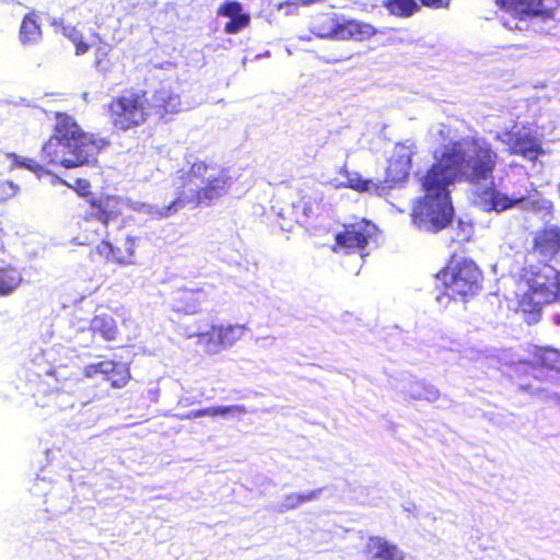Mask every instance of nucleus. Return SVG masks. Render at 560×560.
<instances>
[{"instance_id": "27", "label": "nucleus", "mask_w": 560, "mask_h": 560, "mask_svg": "<svg viewBox=\"0 0 560 560\" xmlns=\"http://www.w3.org/2000/svg\"><path fill=\"white\" fill-rule=\"evenodd\" d=\"M91 330L94 334H98L107 341L115 340L118 335L115 319L107 314L94 316L91 320Z\"/></svg>"}, {"instance_id": "3", "label": "nucleus", "mask_w": 560, "mask_h": 560, "mask_svg": "<svg viewBox=\"0 0 560 560\" xmlns=\"http://www.w3.org/2000/svg\"><path fill=\"white\" fill-rule=\"evenodd\" d=\"M515 312L527 324L539 320L545 305L560 301V272L549 265H528L521 268L514 291Z\"/></svg>"}, {"instance_id": "2", "label": "nucleus", "mask_w": 560, "mask_h": 560, "mask_svg": "<svg viewBox=\"0 0 560 560\" xmlns=\"http://www.w3.org/2000/svg\"><path fill=\"white\" fill-rule=\"evenodd\" d=\"M55 118L52 135L40 150L42 162L23 158L16 165L39 175L45 172V166L77 168L95 164L105 140L84 131L71 115L58 112Z\"/></svg>"}, {"instance_id": "26", "label": "nucleus", "mask_w": 560, "mask_h": 560, "mask_svg": "<svg viewBox=\"0 0 560 560\" xmlns=\"http://www.w3.org/2000/svg\"><path fill=\"white\" fill-rule=\"evenodd\" d=\"M382 5L389 15L398 19H409L420 12L417 0H384Z\"/></svg>"}, {"instance_id": "31", "label": "nucleus", "mask_w": 560, "mask_h": 560, "mask_svg": "<svg viewBox=\"0 0 560 560\" xmlns=\"http://www.w3.org/2000/svg\"><path fill=\"white\" fill-rule=\"evenodd\" d=\"M318 492H319V490L312 491V492H308V493H292V494H289V495L285 497L284 508H285V510L294 509V508L299 506L300 504H302L303 502L311 501L314 498H316Z\"/></svg>"}, {"instance_id": "21", "label": "nucleus", "mask_w": 560, "mask_h": 560, "mask_svg": "<svg viewBox=\"0 0 560 560\" xmlns=\"http://www.w3.org/2000/svg\"><path fill=\"white\" fill-rule=\"evenodd\" d=\"M509 153L536 161L544 153L541 142L534 136L515 133L509 141Z\"/></svg>"}, {"instance_id": "24", "label": "nucleus", "mask_w": 560, "mask_h": 560, "mask_svg": "<svg viewBox=\"0 0 560 560\" xmlns=\"http://www.w3.org/2000/svg\"><path fill=\"white\" fill-rule=\"evenodd\" d=\"M22 270L12 264L0 265V298L13 294L22 284Z\"/></svg>"}, {"instance_id": "17", "label": "nucleus", "mask_w": 560, "mask_h": 560, "mask_svg": "<svg viewBox=\"0 0 560 560\" xmlns=\"http://www.w3.org/2000/svg\"><path fill=\"white\" fill-rule=\"evenodd\" d=\"M546 0H495L501 10L523 20L527 16L552 15V9L545 5Z\"/></svg>"}, {"instance_id": "4", "label": "nucleus", "mask_w": 560, "mask_h": 560, "mask_svg": "<svg viewBox=\"0 0 560 560\" xmlns=\"http://www.w3.org/2000/svg\"><path fill=\"white\" fill-rule=\"evenodd\" d=\"M180 179L182 189L167 207V212H175L187 205L210 206L223 197L232 185V177L226 168L203 160L191 163Z\"/></svg>"}, {"instance_id": "12", "label": "nucleus", "mask_w": 560, "mask_h": 560, "mask_svg": "<svg viewBox=\"0 0 560 560\" xmlns=\"http://www.w3.org/2000/svg\"><path fill=\"white\" fill-rule=\"evenodd\" d=\"M248 328L245 324L212 325L210 330L198 332L199 342L208 348L209 352L234 346L241 340Z\"/></svg>"}, {"instance_id": "32", "label": "nucleus", "mask_w": 560, "mask_h": 560, "mask_svg": "<svg viewBox=\"0 0 560 560\" xmlns=\"http://www.w3.org/2000/svg\"><path fill=\"white\" fill-rule=\"evenodd\" d=\"M18 190L19 187L13 182L0 179V203L14 197Z\"/></svg>"}, {"instance_id": "28", "label": "nucleus", "mask_w": 560, "mask_h": 560, "mask_svg": "<svg viewBox=\"0 0 560 560\" xmlns=\"http://www.w3.org/2000/svg\"><path fill=\"white\" fill-rule=\"evenodd\" d=\"M247 410L242 405H231V406H218V407H207L197 410L189 411L184 419L191 420L200 417H218L225 416L229 413H246Z\"/></svg>"}, {"instance_id": "23", "label": "nucleus", "mask_w": 560, "mask_h": 560, "mask_svg": "<svg viewBox=\"0 0 560 560\" xmlns=\"http://www.w3.org/2000/svg\"><path fill=\"white\" fill-rule=\"evenodd\" d=\"M102 376L113 388H124L131 380V372L127 363L107 359L104 360Z\"/></svg>"}, {"instance_id": "1", "label": "nucleus", "mask_w": 560, "mask_h": 560, "mask_svg": "<svg viewBox=\"0 0 560 560\" xmlns=\"http://www.w3.org/2000/svg\"><path fill=\"white\" fill-rule=\"evenodd\" d=\"M498 162L491 143L478 137L466 136L444 144L420 180L424 195L413 209V219L424 215L434 232L444 229L453 215L450 186L492 179Z\"/></svg>"}, {"instance_id": "16", "label": "nucleus", "mask_w": 560, "mask_h": 560, "mask_svg": "<svg viewBox=\"0 0 560 560\" xmlns=\"http://www.w3.org/2000/svg\"><path fill=\"white\" fill-rule=\"evenodd\" d=\"M98 252L107 261L130 265L135 259V241L129 235L113 241H102Z\"/></svg>"}, {"instance_id": "29", "label": "nucleus", "mask_w": 560, "mask_h": 560, "mask_svg": "<svg viewBox=\"0 0 560 560\" xmlns=\"http://www.w3.org/2000/svg\"><path fill=\"white\" fill-rule=\"evenodd\" d=\"M343 174L346 176V182L342 183V185L347 188L354 189L357 191L363 192L368 191L371 186L372 182L369 179H363L359 174L357 173H350L348 171H343Z\"/></svg>"}, {"instance_id": "22", "label": "nucleus", "mask_w": 560, "mask_h": 560, "mask_svg": "<svg viewBox=\"0 0 560 560\" xmlns=\"http://www.w3.org/2000/svg\"><path fill=\"white\" fill-rule=\"evenodd\" d=\"M218 14L231 18L224 25L226 34H236L249 24V15L242 13V4L237 1L224 2L219 7Z\"/></svg>"}, {"instance_id": "18", "label": "nucleus", "mask_w": 560, "mask_h": 560, "mask_svg": "<svg viewBox=\"0 0 560 560\" xmlns=\"http://www.w3.org/2000/svg\"><path fill=\"white\" fill-rule=\"evenodd\" d=\"M533 250L547 260L560 253V226L548 225L539 229L533 237Z\"/></svg>"}, {"instance_id": "25", "label": "nucleus", "mask_w": 560, "mask_h": 560, "mask_svg": "<svg viewBox=\"0 0 560 560\" xmlns=\"http://www.w3.org/2000/svg\"><path fill=\"white\" fill-rule=\"evenodd\" d=\"M19 38L23 45L36 44L42 38V27L35 10L26 13L21 22Z\"/></svg>"}, {"instance_id": "11", "label": "nucleus", "mask_w": 560, "mask_h": 560, "mask_svg": "<svg viewBox=\"0 0 560 560\" xmlns=\"http://www.w3.org/2000/svg\"><path fill=\"white\" fill-rule=\"evenodd\" d=\"M560 372V351L550 347L535 346L530 350L527 360L520 362V369L516 374H532L535 378L541 380L544 376L538 373Z\"/></svg>"}, {"instance_id": "10", "label": "nucleus", "mask_w": 560, "mask_h": 560, "mask_svg": "<svg viewBox=\"0 0 560 560\" xmlns=\"http://www.w3.org/2000/svg\"><path fill=\"white\" fill-rule=\"evenodd\" d=\"M413 155L412 145L402 142L394 145L385 168L383 179L385 188L392 189L401 186L409 178Z\"/></svg>"}, {"instance_id": "13", "label": "nucleus", "mask_w": 560, "mask_h": 560, "mask_svg": "<svg viewBox=\"0 0 560 560\" xmlns=\"http://www.w3.org/2000/svg\"><path fill=\"white\" fill-rule=\"evenodd\" d=\"M182 109L180 96L171 89L161 88L153 92L149 101L150 115L159 121L167 122Z\"/></svg>"}, {"instance_id": "20", "label": "nucleus", "mask_w": 560, "mask_h": 560, "mask_svg": "<svg viewBox=\"0 0 560 560\" xmlns=\"http://www.w3.org/2000/svg\"><path fill=\"white\" fill-rule=\"evenodd\" d=\"M365 553L370 560H405V555L397 545L380 536L369 537Z\"/></svg>"}, {"instance_id": "9", "label": "nucleus", "mask_w": 560, "mask_h": 560, "mask_svg": "<svg viewBox=\"0 0 560 560\" xmlns=\"http://www.w3.org/2000/svg\"><path fill=\"white\" fill-rule=\"evenodd\" d=\"M83 195L88 196L86 202L89 208L82 214V221L90 222L95 220L107 228L110 222L122 217L125 203L120 197L114 195L96 196L91 192Z\"/></svg>"}, {"instance_id": "5", "label": "nucleus", "mask_w": 560, "mask_h": 560, "mask_svg": "<svg viewBox=\"0 0 560 560\" xmlns=\"http://www.w3.org/2000/svg\"><path fill=\"white\" fill-rule=\"evenodd\" d=\"M443 293L452 300H465L476 295L482 288L483 276L471 258L453 253L447 262L436 273Z\"/></svg>"}, {"instance_id": "6", "label": "nucleus", "mask_w": 560, "mask_h": 560, "mask_svg": "<svg viewBox=\"0 0 560 560\" xmlns=\"http://www.w3.org/2000/svg\"><path fill=\"white\" fill-rule=\"evenodd\" d=\"M112 127L120 132L143 126L149 117V100L144 90L128 89L114 96L107 104Z\"/></svg>"}, {"instance_id": "33", "label": "nucleus", "mask_w": 560, "mask_h": 560, "mask_svg": "<svg viewBox=\"0 0 560 560\" xmlns=\"http://www.w3.org/2000/svg\"><path fill=\"white\" fill-rule=\"evenodd\" d=\"M452 0H419L420 8L425 7L433 10L448 9Z\"/></svg>"}, {"instance_id": "34", "label": "nucleus", "mask_w": 560, "mask_h": 560, "mask_svg": "<svg viewBox=\"0 0 560 560\" xmlns=\"http://www.w3.org/2000/svg\"><path fill=\"white\" fill-rule=\"evenodd\" d=\"M103 369H104V360L96 362V363L86 364L83 368L82 373L85 377L91 378V377L96 376L97 374H102Z\"/></svg>"}, {"instance_id": "7", "label": "nucleus", "mask_w": 560, "mask_h": 560, "mask_svg": "<svg viewBox=\"0 0 560 560\" xmlns=\"http://www.w3.org/2000/svg\"><path fill=\"white\" fill-rule=\"evenodd\" d=\"M310 31L319 38L354 42H363L377 34L372 24L355 19L347 20L335 12L313 15Z\"/></svg>"}, {"instance_id": "8", "label": "nucleus", "mask_w": 560, "mask_h": 560, "mask_svg": "<svg viewBox=\"0 0 560 560\" xmlns=\"http://www.w3.org/2000/svg\"><path fill=\"white\" fill-rule=\"evenodd\" d=\"M376 225L364 218H357L346 222L335 234L331 252L338 255L359 254L364 256V250L370 241L376 234Z\"/></svg>"}, {"instance_id": "30", "label": "nucleus", "mask_w": 560, "mask_h": 560, "mask_svg": "<svg viewBox=\"0 0 560 560\" xmlns=\"http://www.w3.org/2000/svg\"><path fill=\"white\" fill-rule=\"evenodd\" d=\"M65 35L74 44L77 55L89 51L90 45L83 40V35L74 26L65 28Z\"/></svg>"}, {"instance_id": "15", "label": "nucleus", "mask_w": 560, "mask_h": 560, "mask_svg": "<svg viewBox=\"0 0 560 560\" xmlns=\"http://www.w3.org/2000/svg\"><path fill=\"white\" fill-rule=\"evenodd\" d=\"M207 292L201 287H179L172 292V307L177 313L195 314L207 301Z\"/></svg>"}, {"instance_id": "14", "label": "nucleus", "mask_w": 560, "mask_h": 560, "mask_svg": "<svg viewBox=\"0 0 560 560\" xmlns=\"http://www.w3.org/2000/svg\"><path fill=\"white\" fill-rule=\"evenodd\" d=\"M281 218L280 228L284 231H292L295 225L308 229L312 225L313 219L316 218L313 202L311 200H301L282 208L279 212Z\"/></svg>"}, {"instance_id": "19", "label": "nucleus", "mask_w": 560, "mask_h": 560, "mask_svg": "<svg viewBox=\"0 0 560 560\" xmlns=\"http://www.w3.org/2000/svg\"><path fill=\"white\" fill-rule=\"evenodd\" d=\"M479 199L483 210L502 212L523 202L525 196L509 197L497 190L493 186H489L479 192Z\"/></svg>"}]
</instances>
